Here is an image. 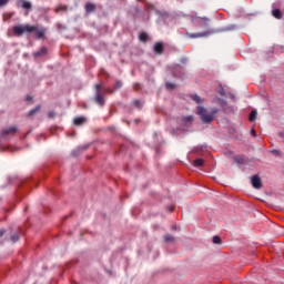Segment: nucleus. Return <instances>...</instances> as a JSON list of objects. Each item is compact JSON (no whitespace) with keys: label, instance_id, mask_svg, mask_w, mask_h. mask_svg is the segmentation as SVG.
<instances>
[{"label":"nucleus","instance_id":"f257e3e1","mask_svg":"<svg viewBox=\"0 0 284 284\" xmlns=\"http://www.w3.org/2000/svg\"><path fill=\"white\" fill-rule=\"evenodd\" d=\"M30 32H34L37 39H43L45 34V30L38 29L34 26L24 24V26L13 27V34L16 37H22L23 34L30 33Z\"/></svg>","mask_w":284,"mask_h":284},{"label":"nucleus","instance_id":"f03ea898","mask_svg":"<svg viewBox=\"0 0 284 284\" xmlns=\"http://www.w3.org/2000/svg\"><path fill=\"white\" fill-rule=\"evenodd\" d=\"M196 114H199V116L201 118L202 123H211L215 119L214 114H219V109L213 108L211 112H209L207 109L199 105Z\"/></svg>","mask_w":284,"mask_h":284},{"label":"nucleus","instance_id":"7ed1b4c3","mask_svg":"<svg viewBox=\"0 0 284 284\" xmlns=\"http://www.w3.org/2000/svg\"><path fill=\"white\" fill-rule=\"evenodd\" d=\"M251 183L255 190H261V187H263V181L258 178V175H253L251 178Z\"/></svg>","mask_w":284,"mask_h":284},{"label":"nucleus","instance_id":"20e7f679","mask_svg":"<svg viewBox=\"0 0 284 284\" xmlns=\"http://www.w3.org/2000/svg\"><path fill=\"white\" fill-rule=\"evenodd\" d=\"M17 132H18L17 126H9L8 129H3L1 131V136H8V135L14 136Z\"/></svg>","mask_w":284,"mask_h":284},{"label":"nucleus","instance_id":"39448f33","mask_svg":"<svg viewBox=\"0 0 284 284\" xmlns=\"http://www.w3.org/2000/svg\"><path fill=\"white\" fill-rule=\"evenodd\" d=\"M94 101L98 103V105H105V99L103 98V94L101 91H97L94 95Z\"/></svg>","mask_w":284,"mask_h":284},{"label":"nucleus","instance_id":"423d86ee","mask_svg":"<svg viewBox=\"0 0 284 284\" xmlns=\"http://www.w3.org/2000/svg\"><path fill=\"white\" fill-rule=\"evenodd\" d=\"M84 10H85L87 14H92V12L97 11V4H94L92 2H87L84 6Z\"/></svg>","mask_w":284,"mask_h":284},{"label":"nucleus","instance_id":"0eeeda50","mask_svg":"<svg viewBox=\"0 0 284 284\" xmlns=\"http://www.w3.org/2000/svg\"><path fill=\"white\" fill-rule=\"evenodd\" d=\"M214 31H205L202 33H187L190 39H199L201 37H207L209 34H213Z\"/></svg>","mask_w":284,"mask_h":284},{"label":"nucleus","instance_id":"6e6552de","mask_svg":"<svg viewBox=\"0 0 284 284\" xmlns=\"http://www.w3.org/2000/svg\"><path fill=\"white\" fill-rule=\"evenodd\" d=\"M153 52H155V54H163V42H155L153 45Z\"/></svg>","mask_w":284,"mask_h":284},{"label":"nucleus","instance_id":"1a4fd4ad","mask_svg":"<svg viewBox=\"0 0 284 284\" xmlns=\"http://www.w3.org/2000/svg\"><path fill=\"white\" fill-rule=\"evenodd\" d=\"M18 6H20L22 8V10H31L32 9V4L30 2H28L27 0H19Z\"/></svg>","mask_w":284,"mask_h":284},{"label":"nucleus","instance_id":"9d476101","mask_svg":"<svg viewBox=\"0 0 284 284\" xmlns=\"http://www.w3.org/2000/svg\"><path fill=\"white\" fill-rule=\"evenodd\" d=\"M182 123L183 125H185L186 128H190V125H192V123H194V116L189 115L182 119Z\"/></svg>","mask_w":284,"mask_h":284},{"label":"nucleus","instance_id":"9b49d317","mask_svg":"<svg viewBox=\"0 0 284 284\" xmlns=\"http://www.w3.org/2000/svg\"><path fill=\"white\" fill-rule=\"evenodd\" d=\"M48 54V49L45 47H41L39 51L34 53V57H45Z\"/></svg>","mask_w":284,"mask_h":284},{"label":"nucleus","instance_id":"f8f14e48","mask_svg":"<svg viewBox=\"0 0 284 284\" xmlns=\"http://www.w3.org/2000/svg\"><path fill=\"white\" fill-rule=\"evenodd\" d=\"M85 123V118L78 116L73 119V125H83Z\"/></svg>","mask_w":284,"mask_h":284},{"label":"nucleus","instance_id":"ddd939ff","mask_svg":"<svg viewBox=\"0 0 284 284\" xmlns=\"http://www.w3.org/2000/svg\"><path fill=\"white\" fill-rule=\"evenodd\" d=\"M199 20L203 21L204 26H210L209 18H205V17H203V18H192V21H194L195 23L199 22Z\"/></svg>","mask_w":284,"mask_h":284},{"label":"nucleus","instance_id":"4468645a","mask_svg":"<svg viewBox=\"0 0 284 284\" xmlns=\"http://www.w3.org/2000/svg\"><path fill=\"white\" fill-rule=\"evenodd\" d=\"M272 14L275 19H283V13L278 9L273 10Z\"/></svg>","mask_w":284,"mask_h":284},{"label":"nucleus","instance_id":"2eb2a0df","mask_svg":"<svg viewBox=\"0 0 284 284\" xmlns=\"http://www.w3.org/2000/svg\"><path fill=\"white\" fill-rule=\"evenodd\" d=\"M205 163V161H203V159H197L193 162V165L195 168H203V164Z\"/></svg>","mask_w":284,"mask_h":284},{"label":"nucleus","instance_id":"dca6fc26","mask_svg":"<svg viewBox=\"0 0 284 284\" xmlns=\"http://www.w3.org/2000/svg\"><path fill=\"white\" fill-rule=\"evenodd\" d=\"M41 110V105H37L34 109L29 111L28 116H33V114H37Z\"/></svg>","mask_w":284,"mask_h":284},{"label":"nucleus","instance_id":"f3484780","mask_svg":"<svg viewBox=\"0 0 284 284\" xmlns=\"http://www.w3.org/2000/svg\"><path fill=\"white\" fill-rule=\"evenodd\" d=\"M191 99L192 101H195V103H203V99L197 94L191 95Z\"/></svg>","mask_w":284,"mask_h":284},{"label":"nucleus","instance_id":"a211bd4d","mask_svg":"<svg viewBox=\"0 0 284 284\" xmlns=\"http://www.w3.org/2000/svg\"><path fill=\"white\" fill-rule=\"evenodd\" d=\"M164 242H165V243H172V242H174V236H172V235H164Z\"/></svg>","mask_w":284,"mask_h":284},{"label":"nucleus","instance_id":"6ab92c4d","mask_svg":"<svg viewBox=\"0 0 284 284\" xmlns=\"http://www.w3.org/2000/svg\"><path fill=\"white\" fill-rule=\"evenodd\" d=\"M139 39L140 41H143V42L148 41V33L145 32L140 33Z\"/></svg>","mask_w":284,"mask_h":284},{"label":"nucleus","instance_id":"aec40b11","mask_svg":"<svg viewBox=\"0 0 284 284\" xmlns=\"http://www.w3.org/2000/svg\"><path fill=\"white\" fill-rule=\"evenodd\" d=\"M121 88H123V82H121V81H116V82L114 83V85H113V90H119V89H121Z\"/></svg>","mask_w":284,"mask_h":284},{"label":"nucleus","instance_id":"412c9836","mask_svg":"<svg viewBox=\"0 0 284 284\" xmlns=\"http://www.w3.org/2000/svg\"><path fill=\"white\" fill-rule=\"evenodd\" d=\"M256 114H257L256 111H252V112L250 113L248 121H256Z\"/></svg>","mask_w":284,"mask_h":284},{"label":"nucleus","instance_id":"4be33fe9","mask_svg":"<svg viewBox=\"0 0 284 284\" xmlns=\"http://www.w3.org/2000/svg\"><path fill=\"white\" fill-rule=\"evenodd\" d=\"M213 243L215 245H221L222 243L221 237L219 235L213 236Z\"/></svg>","mask_w":284,"mask_h":284},{"label":"nucleus","instance_id":"5701e85b","mask_svg":"<svg viewBox=\"0 0 284 284\" xmlns=\"http://www.w3.org/2000/svg\"><path fill=\"white\" fill-rule=\"evenodd\" d=\"M57 11H58V12H68V6H59V7L57 8Z\"/></svg>","mask_w":284,"mask_h":284},{"label":"nucleus","instance_id":"b1692460","mask_svg":"<svg viewBox=\"0 0 284 284\" xmlns=\"http://www.w3.org/2000/svg\"><path fill=\"white\" fill-rule=\"evenodd\" d=\"M165 88H166V90H174V88H176V85L172 82H166Z\"/></svg>","mask_w":284,"mask_h":284},{"label":"nucleus","instance_id":"393cba45","mask_svg":"<svg viewBox=\"0 0 284 284\" xmlns=\"http://www.w3.org/2000/svg\"><path fill=\"white\" fill-rule=\"evenodd\" d=\"M133 105H135V108H138L139 110H141L143 103H141L140 100H134V101H133Z\"/></svg>","mask_w":284,"mask_h":284},{"label":"nucleus","instance_id":"a878e982","mask_svg":"<svg viewBox=\"0 0 284 284\" xmlns=\"http://www.w3.org/2000/svg\"><path fill=\"white\" fill-rule=\"evenodd\" d=\"M235 161H236V163L243 164V163H245V158H243V156H235Z\"/></svg>","mask_w":284,"mask_h":284},{"label":"nucleus","instance_id":"bb28decb","mask_svg":"<svg viewBox=\"0 0 284 284\" xmlns=\"http://www.w3.org/2000/svg\"><path fill=\"white\" fill-rule=\"evenodd\" d=\"M180 79H182V81H185V79H187V73L181 71V69H180Z\"/></svg>","mask_w":284,"mask_h":284},{"label":"nucleus","instance_id":"cd10ccee","mask_svg":"<svg viewBox=\"0 0 284 284\" xmlns=\"http://www.w3.org/2000/svg\"><path fill=\"white\" fill-rule=\"evenodd\" d=\"M220 97H225V89H223V85H220V90L217 91Z\"/></svg>","mask_w":284,"mask_h":284},{"label":"nucleus","instance_id":"c85d7f7f","mask_svg":"<svg viewBox=\"0 0 284 284\" xmlns=\"http://www.w3.org/2000/svg\"><path fill=\"white\" fill-rule=\"evenodd\" d=\"M10 3V0H0V8H3V6H8Z\"/></svg>","mask_w":284,"mask_h":284},{"label":"nucleus","instance_id":"c756f323","mask_svg":"<svg viewBox=\"0 0 284 284\" xmlns=\"http://www.w3.org/2000/svg\"><path fill=\"white\" fill-rule=\"evenodd\" d=\"M11 241H12V243H17V241H19V234H13L11 236Z\"/></svg>","mask_w":284,"mask_h":284},{"label":"nucleus","instance_id":"7c9ffc66","mask_svg":"<svg viewBox=\"0 0 284 284\" xmlns=\"http://www.w3.org/2000/svg\"><path fill=\"white\" fill-rule=\"evenodd\" d=\"M181 63H182V65H187V58H185V57H183V58H181Z\"/></svg>","mask_w":284,"mask_h":284},{"label":"nucleus","instance_id":"2f4dec72","mask_svg":"<svg viewBox=\"0 0 284 284\" xmlns=\"http://www.w3.org/2000/svg\"><path fill=\"white\" fill-rule=\"evenodd\" d=\"M225 31H232V30H236V26H231L224 29Z\"/></svg>","mask_w":284,"mask_h":284},{"label":"nucleus","instance_id":"473e14b6","mask_svg":"<svg viewBox=\"0 0 284 284\" xmlns=\"http://www.w3.org/2000/svg\"><path fill=\"white\" fill-rule=\"evenodd\" d=\"M54 116H55V114H54L53 111H50V112L48 113V118H49V119H54Z\"/></svg>","mask_w":284,"mask_h":284},{"label":"nucleus","instance_id":"72a5a7b5","mask_svg":"<svg viewBox=\"0 0 284 284\" xmlns=\"http://www.w3.org/2000/svg\"><path fill=\"white\" fill-rule=\"evenodd\" d=\"M97 92H101V84H95Z\"/></svg>","mask_w":284,"mask_h":284},{"label":"nucleus","instance_id":"f704fd0d","mask_svg":"<svg viewBox=\"0 0 284 284\" xmlns=\"http://www.w3.org/2000/svg\"><path fill=\"white\" fill-rule=\"evenodd\" d=\"M105 92H109L110 94L114 93V90L112 89H105Z\"/></svg>","mask_w":284,"mask_h":284},{"label":"nucleus","instance_id":"c9c22d12","mask_svg":"<svg viewBox=\"0 0 284 284\" xmlns=\"http://www.w3.org/2000/svg\"><path fill=\"white\" fill-rule=\"evenodd\" d=\"M280 139L282 140V141H284V133L283 132H280Z\"/></svg>","mask_w":284,"mask_h":284},{"label":"nucleus","instance_id":"e433bc0d","mask_svg":"<svg viewBox=\"0 0 284 284\" xmlns=\"http://www.w3.org/2000/svg\"><path fill=\"white\" fill-rule=\"evenodd\" d=\"M139 88H140L139 83H135V84L133 85V89H134V90H139Z\"/></svg>","mask_w":284,"mask_h":284},{"label":"nucleus","instance_id":"4c0bfd02","mask_svg":"<svg viewBox=\"0 0 284 284\" xmlns=\"http://www.w3.org/2000/svg\"><path fill=\"white\" fill-rule=\"evenodd\" d=\"M251 134H252V136H256V131L252 130Z\"/></svg>","mask_w":284,"mask_h":284},{"label":"nucleus","instance_id":"58836bf2","mask_svg":"<svg viewBox=\"0 0 284 284\" xmlns=\"http://www.w3.org/2000/svg\"><path fill=\"white\" fill-rule=\"evenodd\" d=\"M27 101H32V97H30V95H27Z\"/></svg>","mask_w":284,"mask_h":284},{"label":"nucleus","instance_id":"ea45409f","mask_svg":"<svg viewBox=\"0 0 284 284\" xmlns=\"http://www.w3.org/2000/svg\"><path fill=\"white\" fill-rule=\"evenodd\" d=\"M3 234H6V231H4V230H1V231H0V236H3Z\"/></svg>","mask_w":284,"mask_h":284},{"label":"nucleus","instance_id":"a19ab883","mask_svg":"<svg viewBox=\"0 0 284 284\" xmlns=\"http://www.w3.org/2000/svg\"><path fill=\"white\" fill-rule=\"evenodd\" d=\"M173 211H174V206L171 207V212H173Z\"/></svg>","mask_w":284,"mask_h":284},{"label":"nucleus","instance_id":"79ce46f5","mask_svg":"<svg viewBox=\"0 0 284 284\" xmlns=\"http://www.w3.org/2000/svg\"><path fill=\"white\" fill-rule=\"evenodd\" d=\"M173 230H176V226H173Z\"/></svg>","mask_w":284,"mask_h":284}]
</instances>
